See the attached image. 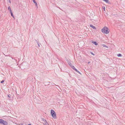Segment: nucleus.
Here are the masks:
<instances>
[{
  "label": "nucleus",
  "instance_id": "nucleus-5",
  "mask_svg": "<svg viewBox=\"0 0 125 125\" xmlns=\"http://www.w3.org/2000/svg\"><path fill=\"white\" fill-rule=\"evenodd\" d=\"M90 26L94 29H96V28H95V27L92 24H91L90 25Z\"/></svg>",
  "mask_w": 125,
  "mask_h": 125
},
{
  "label": "nucleus",
  "instance_id": "nucleus-14",
  "mask_svg": "<svg viewBox=\"0 0 125 125\" xmlns=\"http://www.w3.org/2000/svg\"><path fill=\"white\" fill-rule=\"evenodd\" d=\"M4 80H2L1 82V83H4Z\"/></svg>",
  "mask_w": 125,
  "mask_h": 125
},
{
  "label": "nucleus",
  "instance_id": "nucleus-16",
  "mask_svg": "<svg viewBox=\"0 0 125 125\" xmlns=\"http://www.w3.org/2000/svg\"><path fill=\"white\" fill-rule=\"evenodd\" d=\"M33 2L35 3H36V2L35 1V0H32Z\"/></svg>",
  "mask_w": 125,
  "mask_h": 125
},
{
  "label": "nucleus",
  "instance_id": "nucleus-9",
  "mask_svg": "<svg viewBox=\"0 0 125 125\" xmlns=\"http://www.w3.org/2000/svg\"><path fill=\"white\" fill-rule=\"evenodd\" d=\"M10 12V13H11V16H12L13 17V18H14V16H13V13H12V11H11Z\"/></svg>",
  "mask_w": 125,
  "mask_h": 125
},
{
  "label": "nucleus",
  "instance_id": "nucleus-4",
  "mask_svg": "<svg viewBox=\"0 0 125 125\" xmlns=\"http://www.w3.org/2000/svg\"><path fill=\"white\" fill-rule=\"evenodd\" d=\"M71 67L74 70H75L76 72H77L78 73H80L74 67V66H71Z\"/></svg>",
  "mask_w": 125,
  "mask_h": 125
},
{
  "label": "nucleus",
  "instance_id": "nucleus-7",
  "mask_svg": "<svg viewBox=\"0 0 125 125\" xmlns=\"http://www.w3.org/2000/svg\"><path fill=\"white\" fill-rule=\"evenodd\" d=\"M92 42L94 44L96 45H97V43L96 42Z\"/></svg>",
  "mask_w": 125,
  "mask_h": 125
},
{
  "label": "nucleus",
  "instance_id": "nucleus-12",
  "mask_svg": "<svg viewBox=\"0 0 125 125\" xmlns=\"http://www.w3.org/2000/svg\"><path fill=\"white\" fill-rule=\"evenodd\" d=\"M102 8H103V9H104V11H105V7L103 6L102 7Z\"/></svg>",
  "mask_w": 125,
  "mask_h": 125
},
{
  "label": "nucleus",
  "instance_id": "nucleus-13",
  "mask_svg": "<svg viewBox=\"0 0 125 125\" xmlns=\"http://www.w3.org/2000/svg\"><path fill=\"white\" fill-rule=\"evenodd\" d=\"M69 64L70 66H71L72 65V64H71V63L69 62Z\"/></svg>",
  "mask_w": 125,
  "mask_h": 125
},
{
  "label": "nucleus",
  "instance_id": "nucleus-10",
  "mask_svg": "<svg viewBox=\"0 0 125 125\" xmlns=\"http://www.w3.org/2000/svg\"><path fill=\"white\" fill-rule=\"evenodd\" d=\"M117 56L118 57H121L122 56V55L120 54H117Z\"/></svg>",
  "mask_w": 125,
  "mask_h": 125
},
{
  "label": "nucleus",
  "instance_id": "nucleus-15",
  "mask_svg": "<svg viewBox=\"0 0 125 125\" xmlns=\"http://www.w3.org/2000/svg\"><path fill=\"white\" fill-rule=\"evenodd\" d=\"M91 54H92V55H94V53H93V52H91Z\"/></svg>",
  "mask_w": 125,
  "mask_h": 125
},
{
  "label": "nucleus",
  "instance_id": "nucleus-11",
  "mask_svg": "<svg viewBox=\"0 0 125 125\" xmlns=\"http://www.w3.org/2000/svg\"><path fill=\"white\" fill-rule=\"evenodd\" d=\"M103 0V1H105L106 3H108L109 1L108 0Z\"/></svg>",
  "mask_w": 125,
  "mask_h": 125
},
{
  "label": "nucleus",
  "instance_id": "nucleus-3",
  "mask_svg": "<svg viewBox=\"0 0 125 125\" xmlns=\"http://www.w3.org/2000/svg\"><path fill=\"white\" fill-rule=\"evenodd\" d=\"M0 123L3 124L4 125H7L8 124V123L7 121L1 119H0Z\"/></svg>",
  "mask_w": 125,
  "mask_h": 125
},
{
  "label": "nucleus",
  "instance_id": "nucleus-1",
  "mask_svg": "<svg viewBox=\"0 0 125 125\" xmlns=\"http://www.w3.org/2000/svg\"><path fill=\"white\" fill-rule=\"evenodd\" d=\"M102 33L104 34H108L110 32V30L106 26H105L101 30Z\"/></svg>",
  "mask_w": 125,
  "mask_h": 125
},
{
  "label": "nucleus",
  "instance_id": "nucleus-2",
  "mask_svg": "<svg viewBox=\"0 0 125 125\" xmlns=\"http://www.w3.org/2000/svg\"><path fill=\"white\" fill-rule=\"evenodd\" d=\"M51 113L52 117L54 119L56 118V114L55 112L53 110H51Z\"/></svg>",
  "mask_w": 125,
  "mask_h": 125
},
{
  "label": "nucleus",
  "instance_id": "nucleus-8",
  "mask_svg": "<svg viewBox=\"0 0 125 125\" xmlns=\"http://www.w3.org/2000/svg\"><path fill=\"white\" fill-rule=\"evenodd\" d=\"M8 9L10 11V12L12 11L11 10V8L10 6H9L8 7Z\"/></svg>",
  "mask_w": 125,
  "mask_h": 125
},
{
  "label": "nucleus",
  "instance_id": "nucleus-17",
  "mask_svg": "<svg viewBox=\"0 0 125 125\" xmlns=\"http://www.w3.org/2000/svg\"><path fill=\"white\" fill-rule=\"evenodd\" d=\"M47 122H46L45 123L44 125H47Z\"/></svg>",
  "mask_w": 125,
  "mask_h": 125
},
{
  "label": "nucleus",
  "instance_id": "nucleus-6",
  "mask_svg": "<svg viewBox=\"0 0 125 125\" xmlns=\"http://www.w3.org/2000/svg\"><path fill=\"white\" fill-rule=\"evenodd\" d=\"M102 46L103 47H106L107 48H108V46H106V45H105V44H103L102 45Z\"/></svg>",
  "mask_w": 125,
  "mask_h": 125
},
{
  "label": "nucleus",
  "instance_id": "nucleus-20",
  "mask_svg": "<svg viewBox=\"0 0 125 125\" xmlns=\"http://www.w3.org/2000/svg\"><path fill=\"white\" fill-rule=\"evenodd\" d=\"M28 125H31V124H28Z\"/></svg>",
  "mask_w": 125,
  "mask_h": 125
},
{
  "label": "nucleus",
  "instance_id": "nucleus-18",
  "mask_svg": "<svg viewBox=\"0 0 125 125\" xmlns=\"http://www.w3.org/2000/svg\"><path fill=\"white\" fill-rule=\"evenodd\" d=\"M35 5L36 6H37V3H36H36H35Z\"/></svg>",
  "mask_w": 125,
  "mask_h": 125
},
{
  "label": "nucleus",
  "instance_id": "nucleus-19",
  "mask_svg": "<svg viewBox=\"0 0 125 125\" xmlns=\"http://www.w3.org/2000/svg\"><path fill=\"white\" fill-rule=\"evenodd\" d=\"M38 44V46H39V47H40V45L39 44Z\"/></svg>",
  "mask_w": 125,
  "mask_h": 125
}]
</instances>
